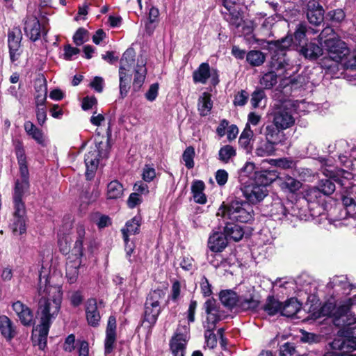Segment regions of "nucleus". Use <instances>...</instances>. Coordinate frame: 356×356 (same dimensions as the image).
<instances>
[{"instance_id":"20e7f679","label":"nucleus","mask_w":356,"mask_h":356,"mask_svg":"<svg viewBox=\"0 0 356 356\" xmlns=\"http://www.w3.org/2000/svg\"><path fill=\"white\" fill-rule=\"evenodd\" d=\"M270 172L254 173V179L241 188L243 196L251 204H257L268 195L267 186L273 181V177H268Z\"/></svg>"},{"instance_id":"cd10ccee","label":"nucleus","mask_w":356,"mask_h":356,"mask_svg":"<svg viewBox=\"0 0 356 356\" xmlns=\"http://www.w3.org/2000/svg\"><path fill=\"white\" fill-rule=\"evenodd\" d=\"M35 104L44 106L47 97V86L45 79H38L35 82Z\"/></svg>"},{"instance_id":"a18cd8bd","label":"nucleus","mask_w":356,"mask_h":356,"mask_svg":"<svg viewBox=\"0 0 356 356\" xmlns=\"http://www.w3.org/2000/svg\"><path fill=\"white\" fill-rule=\"evenodd\" d=\"M79 260L70 261L66 265V277L71 284L74 283L78 277V268L80 266Z\"/></svg>"},{"instance_id":"2eb2a0df","label":"nucleus","mask_w":356,"mask_h":356,"mask_svg":"<svg viewBox=\"0 0 356 356\" xmlns=\"http://www.w3.org/2000/svg\"><path fill=\"white\" fill-rule=\"evenodd\" d=\"M116 341V319L111 316L108 318L104 341V353L108 356L115 348Z\"/></svg>"},{"instance_id":"423d86ee","label":"nucleus","mask_w":356,"mask_h":356,"mask_svg":"<svg viewBox=\"0 0 356 356\" xmlns=\"http://www.w3.org/2000/svg\"><path fill=\"white\" fill-rule=\"evenodd\" d=\"M217 216H221L224 220L246 223L252 219L253 209L249 203L235 200L228 206L220 207Z\"/></svg>"},{"instance_id":"13d9d810","label":"nucleus","mask_w":356,"mask_h":356,"mask_svg":"<svg viewBox=\"0 0 356 356\" xmlns=\"http://www.w3.org/2000/svg\"><path fill=\"white\" fill-rule=\"evenodd\" d=\"M277 82V74L274 72H269L261 77L260 84L266 89H270Z\"/></svg>"},{"instance_id":"6e6552de","label":"nucleus","mask_w":356,"mask_h":356,"mask_svg":"<svg viewBox=\"0 0 356 356\" xmlns=\"http://www.w3.org/2000/svg\"><path fill=\"white\" fill-rule=\"evenodd\" d=\"M136 54L133 49H127L120 60L119 69L120 92L122 97L127 96L130 88L132 68L135 63Z\"/></svg>"},{"instance_id":"412c9836","label":"nucleus","mask_w":356,"mask_h":356,"mask_svg":"<svg viewBox=\"0 0 356 356\" xmlns=\"http://www.w3.org/2000/svg\"><path fill=\"white\" fill-rule=\"evenodd\" d=\"M227 245V238L225 233L213 232L208 240V247L211 252H220Z\"/></svg>"},{"instance_id":"e2e57ef3","label":"nucleus","mask_w":356,"mask_h":356,"mask_svg":"<svg viewBox=\"0 0 356 356\" xmlns=\"http://www.w3.org/2000/svg\"><path fill=\"white\" fill-rule=\"evenodd\" d=\"M266 98V94L261 89L256 90L252 94L250 102L254 108L259 107L262 101Z\"/></svg>"},{"instance_id":"338daca9","label":"nucleus","mask_w":356,"mask_h":356,"mask_svg":"<svg viewBox=\"0 0 356 356\" xmlns=\"http://www.w3.org/2000/svg\"><path fill=\"white\" fill-rule=\"evenodd\" d=\"M248 93L242 90L235 95L234 104L236 106H244L248 101Z\"/></svg>"},{"instance_id":"37998d69","label":"nucleus","mask_w":356,"mask_h":356,"mask_svg":"<svg viewBox=\"0 0 356 356\" xmlns=\"http://www.w3.org/2000/svg\"><path fill=\"white\" fill-rule=\"evenodd\" d=\"M77 238L72 249V253L79 259L83 255V242L85 236V229L80 225L76 228Z\"/></svg>"},{"instance_id":"a19ab883","label":"nucleus","mask_w":356,"mask_h":356,"mask_svg":"<svg viewBox=\"0 0 356 356\" xmlns=\"http://www.w3.org/2000/svg\"><path fill=\"white\" fill-rule=\"evenodd\" d=\"M276 144L266 140L261 142L255 149L254 153L260 157H265L273 155L275 152Z\"/></svg>"},{"instance_id":"4c0bfd02","label":"nucleus","mask_w":356,"mask_h":356,"mask_svg":"<svg viewBox=\"0 0 356 356\" xmlns=\"http://www.w3.org/2000/svg\"><path fill=\"white\" fill-rule=\"evenodd\" d=\"M323 49L315 42H309L302 46L300 49V53L305 58L315 59L322 54Z\"/></svg>"},{"instance_id":"39448f33","label":"nucleus","mask_w":356,"mask_h":356,"mask_svg":"<svg viewBox=\"0 0 356 356\" xmlns=\"http://www.w3.org/2000/svg\"><path fill=\"white\" fill-rule=\"evenodd\" d=\"M321 43L329 58L339 63L348 52V45L332 28H325L320 34Z\"/></svg>"},{"instance_id":"a878e982","label":"nucleus","mask_w":356,"mask_h":356,"mask_svg":"<svg viewBox=\"0 0 356 356\" xmlns=\"http://www.w3.org/2000/svg\"><path fill=\"white\" fill-rule=\"evenodd\" d=\"M134 72L133 88L135 91H138L143 86L147 73L145 62L143 58L140 60L138 59L136 67L134 69Z\"/></svg>"},{"instance_id":"f8f14e48","label":"nucleus","mask_w":356,"mask_h":356,"mask_svg":"<svg viewBox=\"0 0 356 356\" xmlns=\"http://www.w3.org/2000/svg\"><path fill=\"white\" fill-rule=\"evenodd\" d=\"M342 202L345 207L343 212L346 218L336 225H354L352 221L356 220V184L351 185L343 192Z\"/></svg>"},{"instance_id":"4468645a","label":"nucleus","mask_w":356,"mask_h":356,"mask_svg":"<svg viewBox=\"0 0 356 356\" xmlns=\"http://www.w3.org/2000/svg\"><path fill=\"white\" fill-rule=\"evenodd\" d=\"M188 325H179L170 341V349L174 356H184L186 346L190 338Z\"/></svg>"},{"instance_id":"ddd939ff","label":"nucleus","mask_w":356,"mask_h":356,"mask_svg":"<svg viewBox=\"0 0 356 356\" xmlns=\"http://www.w3.org/2000/svg\"><path fill=\"white\" fill-rule=\"evenodd\" d=\"M293 106L290 101H286L274 111L273 124L276 127L286 129L293 125L295 118L293 115Z\"/></svg>"},{"instance_id":"c756f323","label":"nucleus","mask_w":356,"mask_h":356,"mask_svg":"<svg viewBox=\"0 0 356 356\" xmlns=\"http://www.w3.org/2000/svg\"><path fill=\"white\" fill-rule=\"evenodd\" d=\"M224 221L225 224L224 232L227 238L229 237L235 241H240L244 234L242 227L240 225L235 224L234 222L229 220Z\"/></svg>"},{"instance_id":"8fccbe9b","label":"nucleus","mask_w":356,"mask_h":356,"mask_svg":"<svg viewBox=\"0 0 356 356\" xmlns=\"http://www.w3.org/2000/svg\"><path fill=\"white\" fill-rule=\"evenodd\" d=\"M236 154V149L229 145L222 146L218 152V159L225 163H229Z\"/></svg>"},{"instance_id":"b1692460","label":"nucleus","mask_w":356,"mask_h":356,"mask_svg":"<svg viewBox=\"0 0 356 356\" xmlns=\"http://www.w3.org/2000/svg\"><path fill=\"white\" fill-rule=\"evenodd\" d=\"M0 332L7 341H11L17 334L13 322L5 315L0 316Z\"/></svg>"},{"instance_id":"f257e3e1","label":"nucleus","mask_w":356,"mask_h":356,"mask_svg":"<svg viewBox=\"0 0 356 356\" xmlns=\"http://www.w3.org/2000/svg\"><path fill=\"white\" fill-rule=\"evenodd\" d=\"M356 305V294L353 298L327 302L321 309L322 316L332 318L333 324L340 328L337 337L329 343V349L325 356H356L350 354L356 350V316L351 308Z\"/></svg>"},{"instance_id":"aec40b11","label":"nucleus","mask_w":356,"mask_h":356,"mask_svg":"<svg viewBox=\"0 0 356 356\" xmlns=\"http://www.w3.org/2000/svg\"><path fill=\"white\" fill-rule=\"evenodd\" d=\"M324 10L316 0H311L307 4V17L309 22L314 25H319L323 20Z\"/></svg>"},{"instance_id":"774afa93","label":"nucleus","mask_w":356,"mask_h":356,"mask_svg":"<svg viewBox=\"0 0 356 356\" xmlns=\"http://www.w3.org/2000/svg\"><path fill=\"white\" fill-rule=\"evenodd\" d=\"M159 85L158 83L152 84L145 93L146 99L149 102H153L156 99L158 95Z\"/></svg>"},{"instance_id":"f03ea898","label":"nucleus","mask_w":356,"mask_h":356,"mask_svg":"<svg viewBox=\"0 0 356 356\" xmlns=\"http://www.w3.org/2000/svg\"><path fill=\"white\" fill-rule=\"evenodd\" d=\"M38 292L42 296L37 311L40 323L51 325L60 309L61 288L58 285H50L47 272L41 270L39 274Z\"/></svg>"},{"instance_id":"69168bd1","label":"nucleus","mask_w":356,"mask_h":356,"mask_svg":"<svg viewBox=\"0 0 356 356\" xmlns=\"http://www.w3.org/2000/svg\"><path fill=\"white\" fill-rule=\"evenodd\" d=\"M88 31L83 28H79L75 33L73 40L76 45H81L86 40Z\"/></svg>"},{"instance_id":"c03bdc74","label":"nucleus","mask_w":356,"mask_h":356,"mask_svg":"<svg viewBox=\"0 0 356 356\" xmlns=\"http://www.w3.org/2000/svg\"><path fill=\"white\" fill-rule=\"evenodd\" d=\"M124 192L123 186L118 181H111L107 186V197L108 199L120 198Z\"/></svg>"},{"instance_id":"3c124183","label":"nucleus","mask_w":356,"mask_h":356,"mask_svg":"<svg viewBox=\"0 0 356 356\" xmlns=\"http://www.w3.org/2000/svg\"><path fill=\"white\" fill-rule=\"evenodd\" d=\"M280 129L273 125H268L266 128V140L273 142V143L277 145L281 143V136H283V134H281L280 132Z\"/></svg>"},{"instance_id":"79ce46f5","label":"nucleus","mask_w":356,"mask_h":356,"mask_svg":"<svg viewBox=\"0 0 356 356\" xmlns=\"http://www.w3.org/2000/svg\"><path fill=\"white\" fill-rule=\"evenodd\" d=\"M264 310L270 316H274L282 312V302L273 296H268L264 306Z\"/></svg>"},{"instance_id":"052dcab7","label":"nucleus","mask_w":356,"mask_h":356,"mask_svg":"<svg viewBox=\"0 0 356 356\" xmlns=\"http://www.w3.org/2000/svg\"><path fill=\"white\" fill-rule=\"evenodd\" d=\"M346 15L342 9H336L329 11L325 18L332 23H340L345 19Z\"/></svg>"},{"instance_id":"6ab92c4d","label":"nucleus","mask_w":356,"mask_h":356,"mask_svg":"<svg viewBox=\"0 0 356 356\" xmlns=\"http://www.w3.org/2000/svg\"><path fill=\"white\" fill-rule=\"evenodd\" d=\"M327 288L333 289L337 294L341 293L348 295L352 289V285L348 282L345 275L334 276L330 280Z\"/></svg>"},{"instance_id":"473e14b6","label":"nucleus","mask_w":356,"mask_h":356,"mask_svg":"<svg viewBox=\"0 0 356 356\" xmlns=\"http://www.w3.org/2000/svg\"><path fill=\"white\" fill-rule=\"evenodd\" d=\"M225 8L227 10L226 12H222L224 14V17L229 24L238 29L241 23L243 22L242 16L241 13L236 10H232L230 8H228L227 3H225Z\"/></svg>"},{"instance_id":"9b49d317","label":"nucleus","mask_w":356,"mask_h":356,"mask_svg":"<svg viewBox=\"0 0 356 356\" xmlns=\"http://www.w3.org/2000/svg\"><path fill=\"white\" fill-rule=\"evenodd\" d=\"M339 159L346 168L352 170L350 172L345 170H337V171H336V174H334L332 176V178L335 181V182L343 187V191H341L342 197L343 192L346 191L347 188L350 186H349L350 184V179H352L353 176L356 175V158L353 161L348 159L346 155L339 154Z\"/></svg>"},{"instance_id":"49530a36","label":"nucleus","mask_w":356,"mask_h":356,"mask_svg":"<svg viewBox=\"0 0 356 356\" xmlns=\"http://www.w3.org/2000/svg\"><path fill=\"white\" fill-rule=\"evenodd\" d=\"M330 179H321L318 186L321 193L325 195L332 194L336 189L335 184L333 182V181H335L332 178V176L336 174V172L330 171Z\"/></svg>"},{"instance_id":"6e6d98bb","label":"nucleus","mask_w":356,"mask_h":356,"mask_svg":"<svg viewBox=\"0 0 356 356\" xmlns=\"http://www.w3.org/2000/svg\"><path fill=\"white\" fill-rule=\"evenodd\" d=\"M321 195L322 193L318 187H312L305 191V199L308 205H314L318 204L316 202L318 198L321 197Z\"/></svg>"},{"instance_id":"2f4dec72","label":"nucleus","mask_w":356,"mask_h":356,"mask_svg":"<svg viewBox=\"0 0 356 356\" xmlns=\"http://www.w3.org/2000/svg\"><path fill=\"white\" fill-rule=\"evenodd\" d=\"M271 216L277 220H284L285 219L290 220L289 216L291 213L287 211L284 204L280 200H275L270 209Z\"/></svg>"},{"instance_id":"bf43d9fd","label":"nucleus","mask_w":356,"mask_h":356,"mask_svg":"<svg viewBox=\"0 0 356 356\" xmlns=\"http://www.w3.org/2000/svg\"><path fill=\"white\" fill-rule=\"evenodd\" d=\"M195 149L192 146L186 147L182 154V160L188 169L194 167Z\"/></svg>"},{"instance_id":"f3484780","label":"nucleus","mask_w":356,"mask_h":356,"mask_svg":"<svg viewBox=\"0 0 356 356\" xmlns=\"http://www.w3.org/2000/svg\"><path fill=\"white\" fill-rule=\"evenodd\" d=\"M13 309L22 325L25 326L33 325V314L26 305L20 301H17L13 304Z\"/></svg>"},{"instance_id":"dca6fc26","label":"nucleus","mask_w":356,"mask_h":356,"mask_svg":"<svg viewBox=\"0 0 356 356\" xmlns=\"http://www.w3.org/2000/svg\"><path fill=\"white\" fill-rule=\"evenodd\" d=\"M10 227L15 235H21L26 232L25 207L22 206V211L14 205V213L10 223Z\"/></svg>"},{"instance_id":"de8ad7c7","label":"nucleus","mask_w":356,"mask_h":356,"mask_svg":"<svg viewBox=\"0 0 356 356\" xmlns=\"http://www.w3.org/2000/svg\"><path fill=\"white\" fill-rule=\"evenodd\" d=\"M346 54L339 64L343 69L356 70V50L351 51L348 48V52Z\"/></svg>"},{"instance_id":"4be33fe9","label":"nucleus","mask_w":356,"mask_h":356,"mask_svg":"<svg viewBox=\"0 0 356 356\" xmlns=\"http://www.w3.org/2000/svg\"><path fill=\"white\" fill-rule=\"evenodd\" d=\"M22 37L19 33L16 35L15 31L8 33V47L10 58L13 63L15 62L19 58L22 51L20 49V42Z\"/></svg>"},{"instance_id":"7ed1b4c3","label":"nucleus","mask_w":356,"mask_h":356,"mask_svg":"<svg viewBox=\"0 0 356 356\" xmlns=\"http://www.w3.org/2000/svg\"><path fill=\"white\" fill-rule=\"evenodd\" d=\"M15 149L19 167V177L17 178L15 183L13 195V203L14 205H17L18 209L22 211V206H24L23 197L29 188V172L22 143L17 141L15 143Z\"/></svg>"},{"instance_id":"9d476101","label":"nucleus","mask_w":356,"mask_h":356,"mask_svg":"<svg viewBox=\"0 0 356 356\" xmlns=\"http://www.w3.org/2000/svg\"><path fill=\"white\" fill-rule=\"evenodd\" d=\"M165 293L161 289L154 290L149 294L145 305V321L150 325L156 323L161 312V300L164 298Z\"/></svg>"},{"instance_id":"0e129e2a","label":"nucleus","mask_w":356,"mask_h":356,"mask_svg":"<svg viewBox=\"0 0 356 356\" xmlns=\"http://www.w3.org/2000/svg\"><path fill=\"white\" fill-rule=\"evenodd\" d=\"M35 113L38 123L40 126H43L47 120V111L45 105L35 106Z\"/></svg>"},{"instance_id":"7c9ffc66","label":"nucleus","mask_w":356,"mask_h":356,"mask_svg":"<svg viewBox=\"0 0 356 356\" xmlns=\"http://www.w3.org/2000/svg\"><path fill=\"white\" fill-rule=\"evenodd\" d=\"M315 220L318 224H322L325 221L330 222L327 218V214L325 211L324 208L319 204L309 205V220Z\"/></svg>"},{"instance_id":"5701e85b","label":"nucleus","mask_w":356,"mask_h":356,"mask_svg":"<svg viewBox=\"0 0 356 356\" xmlns=\"http://www.w3.org/2000/svg\"><path fill=\"white\" fill-rule=\"evenodd\" d=\"M50 325L40 323L33 330V341L39 346V348L43 350L47 345V335Z\"/></svg>"},{"instance_id":"c85d7f7f","label":"nucleus","mask_w":356,"mask_h":356,"mask_svg":"<svg viewBox=\"0 0 356 356\" xmlns=\"http://www.w3.org/2000/svg\"><path fill=\"white\" fill-rule=\"evenodd\" d=\"M26 133L31 136L37 143L45 145V136L41 129L38 128L32 122L26 121L24 124Z\"/></svg>"},{"instance_id":"0eeeda50","label":"nucleus","mask_w":356,"mask_h":356,"mask_svg":"<svg viewBox=\"0 0 356 356\" xmlns=\"http://www.w3.org/2000/svg\"><path fill=\"white\" fill-rule=\"evenodd\" d=\"M204 309L207 313V319L204 323L205 328L204 337L208 347L213 348L216 346L217 340L216 335L212 332L215 329L217 322L225 318V314L217 307L213 299H208L204 303Z\"/></svg>"},{"instance_id":"bb28decb","label":"nucleus","mask_w":356,"mask_h":356,"mask_svg":"<svg viewBox=\"0 0 356 356\" xmlns=\"http://www.w3.org/2000/svg\"><path fill=\"white\" fill-rule=\"evenodd\" d=\"M86 313L88 324L93 327L97 326L100 321V315L97 310L96 300L90 299L88 300Z\"/></svg>"},{"instance_id":"864d4df0","label":"nucleus","mask_w":356,"mask_h":356,"mask_svg":"<svg viewBox=\"0 0 356 356\" xmlns=\"http://www.w3.org/2000/svg\"><path fill=\"white\" fill-rule=\"evenodd\" d=\"M264 17V15L262 14V13H260L257 14L252 21H243L241 25L242 26V34L244 35H248L251 34L254 31V26H257V21L263 19Z\"/></svg>"},{"instance_id":"393cba45","label":"nucleus","mask_w":356,"mask_h":356,"mask_svg":"<svg viewBox=\"0 0 356 356\" xmlns=\"http://www.w3.org/2000/svg\"><path fill=\"white\" fill-rule=\"evenodd\" d=\"M260 304V300L257 296L253 294H249L246 296H241L236 308L241 311H254Z\"/></svg>"},{"instance_id":"4d7b16f0","label":"nucleus","mask_w":356,"mask_h":356,"mask_svg":"<svg viewBox=\"0 0 356 356\" xmlns=\"http://www.w3.org/2000/svg\"><path fill=\"white\" fill-rule=\"evenodd\" d=\"M290 216H296L300 220H309V205L307 208H302L299 207L298 204H296L293 207Z\"/></svg>"},{"instance_id":"603ef678","label":"nucleus","mask_w":356,"mask_h":356,"mask_svg":"<svg viewBox=\"0 0 356 356\" xmlns=\"http://www.w3.org/2000/svg\"><path fill=\"white\" fill-rule=\"evenodd\" d=\"M159 16V10L157 8L152 7L149 9V14H148V22H147L145 25V29L147 32L149 34H151L153 33L154 30L156 28V25L154 24L155 22H157V19Z\"/></svg>"},{"instance_id":"680f3d73","label":"nucleus","mask_w":356,"mask_h":356,"mask_svg":"<svg viewBox=\"0 0 356 356\" xmlns=\"http://www.w3.org/2000/svg\"><path fill=\"white\" fill-rule=\"evenodd\" d=\"M292 41V38L290 36H287L284 38H282L280 40L272 42H270V44L274 45L275 48L276 49V51L282 53L291 45Z\"/></svg>"},{"instance_id":"ea45409f","label":"nucleus","mask_w":356,"mask_h":356,"mask_svg":"<svg viewBox=\"0 0 356 356\" xmlns=\"http://www.w3.org/2000/svg\"><path fill=\"white\" fill-rule=\"evenodd\" d=\"M238 298L237 294L232 290L222 291L220 293L222 304L229 308L237 307Z\"/></svg>"},{"instance_id":"a211bd4d","label":"nucleus","mask_w":356,"mask_h":356,"mask_svg":"<svg viewBox=\"0 0 356 356\" xmlns=\"http://www.w3.org/2000/svg\"><path fill=\"white\" fill-rule=\"evenodd\" d=\"M24 30L25 34L32 41L38 40L41 34V26L35 16H27L24 20Z\"/></svg>"},{"instance_id":"5fc2aeb1","label":"nucleus","mask_w":356,"mask_h":356,"mask_svg":"<svg viewBox=\"0 0 356 356\" xmlns=\"http://www.w3.org/2000/svg\"><path fill=\"white\" fill-rule=\"evenodd\" d=\"M246 60L252 66H259L264 63L265 56L260 51L253 50L248 53Z\"/></svg>"},{"instance_id":"72a5a7b5","label":"nucleus","mask_w":356,"mask_h":356,"mask_svg":"<svg viewBox=\"0 0 356 356\" xmlns=\"http://www.w3.org/2000/svg\"><path fill=\"white\" fill-rule=\"evenodd\" d=\"M213 106L211 95L208 92H203L198 99L197 109L202 116L208 115Z\"/></svg>"},{"instance_id":"09e8293b","label":"nucleus","mask_w":356,"mask_h":356,"mask_svg":"<svg viewBox=\"0 0 356 356\" xmlns=\"http://www.w3.org/2000/svg\"><path fill=\"white\" fill-rule=\"evenodd\" d=\"M280 179L282 180L280 184L282 188L291 193H295L301 188V182L291 176L287 175Z\"/></svg>"},{"instance_id":"58836bf2","label":"nucleus","mask_w":356,"mask_h":356,"mask_svg":"<svg viewBox=\"0 0 356 356\" xmlns=\"http://www.w3.org/2000/svg\"><path fill=\"white\" fill-rule=\"evenodd\" d=\"M140 222L138 217H134L127 221L125 227L121 230L123 235V239L127 240L129 236L138 234L140 230Z\"/></svg>"},{"instance_id":"c9c22d12","label":"nucleus","mask_w":356,"mask_h":356,"mask_svg":"<svg viewBox=\"0 0 356 356\" xmlns=\"http://www.w3.org/2000/svg\"><path fill=\"white\" fill-rule=\"evenodd\" d=\"M205 188L204 183L202 181H195L191 187L194 201L198 204H205L207 202V197L204 193Z\"/></svg>"},{"instance_id":"1a4fd4ad","label":"nucleus","mask_w":356,"mask_h":356,"mask_svg":"<svg viewBox=\"0 0 356 356\" xmlns=\"http://www.w3.org/2000/svg\"><path fill=\"white\" fill-rule=\"evenodd\" d=\"M110 146L108 140L105 142H99L95 145L93 150L90 151L85 156V164L86 167V177L90 180L93 178L95 172L99 164V158H106L108 155Z\"/></svg>"},{"instance_id":"f704fd0d","label":"nucleus","mask_w":356,"mask_h":356,"mask_svg":"<svg viewBox=\"0 0 356 356\" xmlns=\"http://www.w3.org/2000/svg\"><path fill=\"white\" fill-rule=\"evenodd\" d=\"M300 307L301 305L297 299L291 298L282 303L281 314L284 316L291 317L300 309Z\"/></svg>"},{"instance_id":"e433bc0d","label":"nucleus","mask_w":356,"mask_h":356,"mask_svg":"<svg viewBox=\"0 0 356 356\" xmlns=\"http://www.w3.org/2000/svg\"><path fill=\"white\" fill-rule=\"evenodd\" d=\"M210 76L211 71L209 65L207 63H202L193 72V78L195 83L204 84Z\"/></svg>"}]
</instances>
